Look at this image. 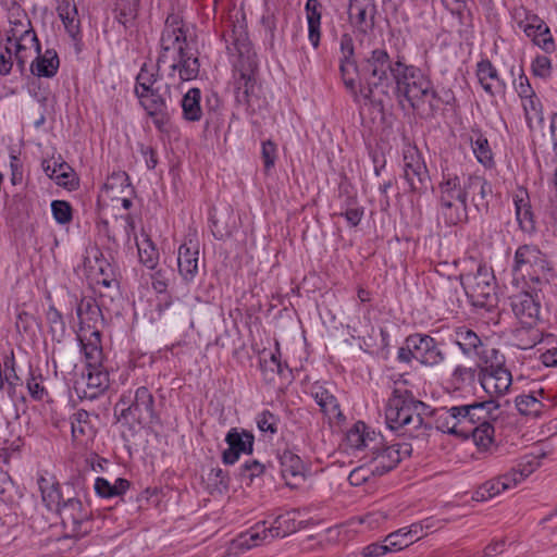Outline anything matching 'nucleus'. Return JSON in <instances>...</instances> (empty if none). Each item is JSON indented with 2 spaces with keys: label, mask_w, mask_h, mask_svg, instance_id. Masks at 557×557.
Segmentation results:
<instances>
[{
  "label": "nucleus",
  "mask_w": 557,
  "mask_h": 557,
  "mask_svg": "<svg viewBox=\"0 0 557 557\" xmlns=\"http://www.w3.org/2000/svg\"><path fill=\"white\" fill-rule=\"evenodd\" d=\"M160 54L157 60L156 70L169 63L171 73L174 76L178 73L181 82H188L197 78L199 74V60L187 49L186 32L181 12H170L160 38Z\"/></svg>",
  "instance_id": "1"
},
{
  "label": "nucleus",
  "mask_w": 557,
  "mask_h": 557,
  "mask_svg": "<svg viewBox=\"0 0 557 557\" xmlns=\"http://www.w3.org/2000/svg\"><path fill=\"white\" fill-rule=\"evenodd\" d=\"M431 408L414 398L413 394L395 384L385 408L386 424L391 430H405L412 437L428 435L432 430V421L428 417Z\"/></svg>",
  "instance_id": "2"
},
{
  "label": "nucleus",
  "mask_w": 557,
  "mask_h": 557,
  "mask_svg": "<svg viewBox=\"0 0 557 557\" xmlns=\"http://www.w3.org/2000/svg\"><path fill=\"white\" fill-rule=\"evenodd\" d=\"M396 61L385 49L376 48L363 57L358 65V97L367 101L382 103L395 78Z\"/></svg>",
  "instance_id": "3"
},
{
  "label": "nucleus",
  "mask_w": 557,
  "mask_h": 557,
  "mask_svg": "<svg viewBox=\"0 0 557 557\" xmlns=\"http://www.w3.org/2000/svg\"><path fill=\"white\" fill-rule=\"evenodd\" d=\"M159 79V72L154 64L144 63L136 76L134 92L139 104L153 119L158 128L168 121V103L165 94L168 86L162 92L160 86H154Z\"/></svg>",
  "instance_id": "4"
},
{
  "label": "nucleus",
  "mask_w": 557,
  "mask_h": 557,
  "mask_svg": "<svg viewBox=\"0 0 557 557\" xmlns=\"http://www.w3.org/2000/svg\"><path fill=\"white\" fill-rule=\"evenodd\" d=\"M9 23L10 28L4 40L14 46L16 67L23 74L26 63L34 57V52H39V40L27 14L18 7L11 11Z\"/></svg>",
  "instance_id": "5"
},
{
  "label": "nucleus",
  "mask_w": 557,
  "mask_h": 557,
  "mask_svg": "<svg viewBox=\"0 0 557 557\" xmlns=\"http://www.w3.org/2000/svg\"><path fill=\"white\" fill-rule=\"evenodd\" d=\"M511 271L515 276L529 278L539 288L548 284L553 276V267L547 256L533 244L520 245L516 249Z\"/></svg>",
  "instance_id": "6"
},
{
  "label": "nucleus",
  "mask_w": 557,
  "mask_h": 557,
  "mask_svg": "<svg viewBox=\"0 0 557 557\" xmlns=\"http://www.w3.org/2000/svg\"><path fill=\"white\" fill-rule=\"evenodd\" d=\"M397 91L404 96L412 108L420 102L436 98L431 79L419 67L396 60L395 78Z\"/></svg>",
  "instance_id": "7"
},
{
  "label": "nucleus",
  "mask_w": 557,
  "mask_h": 557,
  "mask_svg": "<svg viewBox=\"0 0 557 557\" xmlns=\"http://www.w3.org/2000/svg\"><path fill=\"white\" fill-rule=\"evenodd\" d=\"M461 284L473 306L491 308L496 301L495 276L486 264L480 263L474 274L461 275Z\"/></svg>",
  "instance_id": "8"
},
{
  "label": "nucleus",
  "mask_w": 557,
  "mask_h": 557,
  "mask_svg": "<svg viewBox=\"0 0 557 557\" xmlns=\"http://www.w3.org/2000/svg\"><path fill=\"white\" fill-rule=\"evenodd\" d=\"M295 531L293 519L289 515H282L268 524L267 521L256 523L246 533L240 534L239 545L246 548L269 543L276 537H284Z\"/></svg>",
  "instance_id": "9"
},
{
  "label": "nucleus",
  "mask_w": 557,
  "mask_h": 557,
  "mask_svg": "<svg viewBox=\"0 0 557 557\" xmlns=\"http://www.w3.org/2000/svg\"><path fill=\"white\" fill-rule=\"evenodd\" d=\"M62 523L69 529V536L81 539L91 532V512L81 499L73 497L63 502L58 508Z\"/></svg>",
  "instance_id": "10"
},
{
  "label": "nucleus",
  "mask_w": 557,
  "mask_h": 557,
  "mask_svg": "<svg viewBox=\"0 0 557 557\" xmlns=\"http://www.w3.org/2000/svg\"><path fill=\"white\" fill-rule=\"evenodd\" d=\"M153 397L149 389L140 386L136 389L135 395L131 393L123 394L115 405V410L120 408V416L123 418H132L138 423H143L154 417Z\"/></svg>",
  "instance_id": "11"
},
{
  "label": "nucleus",
  "mask_w": 557,
  "mask_h": 557,
  "mask_svg": "<svg viewBox=\"0 0 557 557\" xmlns=\"http://www.w3.org/2000/svg\"><path fill=\"white\" fill-rule=\"evenodd\" d=\"M404 178L412 191H424L431 181L425 161L414 146H407L403 151Z\"/></svg>",
  "instance_id": "12"
},
{
  "label": "nucleus",
  "mask_w": 557,
  "mask_h": 557,
  "mask_svg": "<svg viewBox=\"0 0 557 557\" xmlns=\"http://www.w3.org/2000/svg\"><path fill=\"white\" fill-rule=\"evenodd\" d=\"M339 72L343 83L354 97H358V64L355 60V45L350 34L339 38Z\"/></svg>",
  "instance_id": "13"
},
{
  "label": "nucleus",
  "mask_w": 557,
  "mask_h": 557,
  "mask_svg": "<svg viewBox=\"0 0 557 557\" xmlns=\"http://www.w3.org/2000/svg\"><path fill=\"white\" fill-rule=\"evenodd\" d=\"M436 193L438 200H468V175H460L456 169L442 165V178Z\"/></svg>",
  "instance_id": "14"
},
{
  "label": "nucleus",
  "mask_w": 557,
  "mask_h": 557,
  "mask_svg": "<svg viewBox=\"0 0 557 557\" xmlns=\"http://www.w3.org/2000/svg\"><path fill=\"white\" fill-rule=\"evenodd\" d=\"M537 289L541 290L534 285L532 292H519L510 297L511 309L524 325H534L539 321L541 304Z\"/></svg>",
  "instance_id": "15"
},
{
  "label": "nucleus",
  "mask_w": 557,
  "mask_h": 557,
  "mask_svg": "<svg viewBox=\"0 0 557 557\" xmlns=\"http://www.w3.org/2000/svg\"><path fill=\"white\" fill-rule=\"evenodd\" d=\"M456 420V435L468 437L471 429L484 419H488L490 409L487 403H472L468 405L453 406Z\"/></svg>",
  "instance_id": "16"
},
{
  "label": "nucleus",
  "mask_w": 557,
  "mask_h": 557,
  "mask_svg": "<svg viewBox=\"0 0 557 557\" xmlns=\"http://www.w3.org/2000/svg\"><path fill=\"white\" fill-rule=\"evenodd\" d=\"M227 448L222 454L225 465H234L240 455H249L253 450L255 436L245 429L232 428L226 436Z\"/></svg>",
  "instance_id": "17"
},
{
  "label": "nucleus",
  "mask_w": 557,
  "mask_h": 557,
  "mask_svg": "<svg viewBox=\"0 0 557 557\" xmlns=\"http://www.w3.org/2000/svg\"><path fill=\"white\" fill-rule=\"evenodd\" d=\"M416 360L425 367H437L446 360V352L441 345L430 335L414 334Z\"/></svg>",
  "instance_id": "18"
},
{
  "label": "nucleus",
  "mask_w": 557,
  "mask_h": 557,
  "mask_svg": "<svg viewBox=\"0 0 557 557\" xmlns=\"http://www.w3.org/2000/svg\"><path fill=\"white\" fill-rule=\"evenodd\" d=\"M376 5L374 0H349L348 18L358 32L367 34L374 27Z\"/></svg>",
  "instance_id": "19"
},
{
  "label": "nucleus",
  "mask_w": 557,
  "mask_h": 557,
  "mask_svg": "<svg viewBox=\"0 0 557 557\" xmlns=\"http://www.w3.org/2000/svg\"><path fill=\"white\" fill-rule=\"evenodd\" d=\"M199 244L189 239L177 251V268L185 283H191L198 274Z\"/></svg>",
  "instance_id": "20"
},
{
  "label": "nucleus",
  "mask_w": 557,
  "mask_h": 557,
  "mask_svg": "<svg viewBox=\"0 0 557 557\" xmlns=\"http://www.w3.org/2000/svg\"><path fill=\"white\" fill-rule=\"evenodd\" d=\"M78 339L85 356L86 366H100L103 360L100 332L96 325L81 326Z\"/></svg>",
  "instance_id": "21"
},
{
  "label": "nucleus",
  "mask_w": 557,
  "mask_h": 557,
  "mask_svg": "<svg viewBox=\"0 0 557 557\" xmlns=\"http://www.w3.org/2000/svg\"><path fill=\"white\" fill-rule=\"evenodd\" d=\"M475 75L479 84L488 96L495 97L505 92L506 83L488 59H483L476 63Z\"/></svg>",
  "instance_id": "22"
},
{
  "label": "nucleus",
  "mask_w": 557,
  "mask_h": 557,
  "mask_svg": "<svg viewBox=\"0 0 557 557\" xmlns=\"http://www.w3.org/2000/svg\"><path fill=\"white\" fill-rule=\"evenodd\" d=\"M482 387L491 396L506 395L512 384V375L510 371L504 366L488 372H482L479 375Z\"/></svg>",
  "instance_id": "23"
},
{
  "label": "nucleus",
  "mask_w": 557,
  "mask_h": 557,
  "mask_svg": "<svg viewBox=\"0 0 557 557\" xmlns=\"http://www.w3.org/2000/svg\"><path fill=\"white\" fill-rule=\"evenodd\" d=\"M346 443L350 448L361 450L375 449L381 444V436L364 422H356L346 434Z\"/></svg>",
  "instance_id": "24"
},
{
  "label": "nucleus",
  "mask_w": 557,
  "mask_h": 557,
  "mask_svg": "<svg viewBox=\"0 0 557 557\" xmlns=\"http://www.w3.org/2000/svg\"><path fill=\"white\" fill-rule=\"evenodd\" d=\"M373 450V457L370 467L374 475H383L393 470L401 460V446L391 445Z\"/></svg>",
  "instance_id": "25"
},
{
  "label": "nucleus",
  "mask_w": 557,
  "mask_h": 557,
  "mask_svg": "<svg viewBox=\"0 0 557 557\" xmlns=\"http://www.w3.org/2000/svg\"><path fill=\"white\" fill-rule=\"evenodd\" d=\"M512 201L515 206L516 220L520 230L527 234L534 233L536 228L535 218L527 189L518 188L512 196Z\"/></svg>",
  "instance_id": "26"
},
{
  "label": "nucleus",
  "mask_w": 557,
  "mask_h": 557,
  "mask_svg": "<svg viewBox=\"0 0 557 557\" xmlns=\"http://www.w3.org/2000/svg\"><path fill=\"white\" fill-rule=\"evenodd\" d=\"M310 394L330 421L343 418L337 399L324 386L314 383L310 388Z\"/></svg>",
  "instance_id": "27"
},
{
  "label": "nucleus",
  "mask_w": 557,
  "mask_h": 557,
  "mask_svg": "<svg viewBox=\"0 0 557 557\" xmlns=\"http://www.w3.org/2000/svg\"><path fill=\"white\" fill-rule=\"evenodd\" d=\"M86 370L87 372L86 375L83 376V381L88 391H85V396L95 398L109 387V374L103 369L102 363L95 367L86 366Z\"/></svg>",
  "instance_id": "28"
},
{
  "label": "nucleus",
  "mask_w": 557,
  "mask_h": 557,
  "mask_svg": "<svg viewBox=\"0 0 557 557\" xmlns=\"http://www.w3.org/2000/svg\"><path fill=\"white\" fill-rule=\"evenodd\" d=\"M256 78L251 63L247 69H236L234 73V90L237 102L248 103L253 92Z\"/></svg>",
  "instance_id": "29"
},
{
  "label": "nucleus",
  "mask_w": 557,
  "mask_h": 557,
  "mask_svg": "<svg viewBox=\"0 0 557 557\" xmlns=\"http://www.w3.org/2000/svg\"><path fill=\"white\" fill-rule=\"evenodd\" d=\"M35 60L30 63V72L38 77H52L57 74L60 61L57 52L47 49L42 54L34 52Z\"/></svg>",
  "instance_id": "30"
},
{
  "label": "nucleus",
  "mask_w": 557,
  "mask_h": 557,
  "mask_svg": "<svg viewBox=\"0 0 557 557\" xmlns=\"http://www.w3.org/2000/svg\"><path fill=\"white\" fill-rule=\"evenodd\" d=\"M438 206L447 225H457L468 219V200H438Z\"/></svg>",
  "instance_id": "31"
},
{
  "label": "nucleus",
  "mask_w": 557,
  "mask_h": 557,
  "mask_svg": "<svg viewBox=\"0 0 557 557\" xmlns=\"http://www.w3.org/2000/svg\"><path fill=\"white\" fill-rule=\"evenodd\" d=\"M453 342L467 357L474 356L475 352L483 345V342L481 341L479 335L467 326H459L455 329Z\"/></svg>",
  "instance_id": "32"
},
{
  "label": "nucleus",
  "mask_w": 557,
  "mask_h": 557,
  "mask_svg": "<svg viewBox=\"0 0 557 557\" xmlns=\"http://www.w3.org/2000/svg\"><path fill=\"white\" fill-rule=\"evenodd\" d=\"M536 467L537 462H535L533 459H528L512 468L509 472L498 475L496 479L507 491L516 487L519 483L527 479L531 473L534 472Z\"/></svg>",
  "instance_id": "33"
},
{
  "label": "nucleus",
  "mask_w": 557,
  "mask_h": 557,
  "mask_svg": "<svg viewBox=\"0 0 557 557\" xmlns=\"http://www.w3.org/2000/svg\"><path fill=\"white\" fill-rule=\"evenodd\" d=\"M478 357L479 375L488 370H495L505 366V356L496 348L490 347L483 343L480 349L475 352Z\"/></svg>",
  "instance_id": "34"
},
{
  "label": "nucleus",
  "mask_w": 557,
  "mask_h": 557,
  "mask_svg": "<svg viewBox=\"0 0 557 557\" xmlns=\"http://www.w3.org/2000/svg\"><path fill=\"white\" fill-rule=\"evenodd\" d=\"M318 0H307L305 10L307 12L308 38L313 48H318L321 37V12Z\"/></svg>",
  "instance_id": "35"
},
{
  "label": "nucleus",
  "mask_w": 557,
  "mask_h": 557,
  "mask_svg": "<svg viewBox=\"0 0 557 557\" xmlns=\"http://www.w3.org/2000/svg\"><path fill=\"white\" fill-rule=\"evenodd\" d=\"M520 102L529 128L532 131L542 126L544 122L543 104L537 95L535 94L529 98H524L520 100Z\"/></svg>",
  "instance_id": "36"
},
{
  "label": "nucleus",
  "mask_w": 557,
  "mask_h": 557,
  "mask_svg": "<svg viewBox=\"0 0 557 557\" xmlns=\"http://www.w3.org/2000/svg\"><path fill=\"white\" fill-rule=\"evenodd\" d=\"M58 14L72 38H76L79 34L81 22L75 3L63 0L58 7Z\"/></svg>",
  "instance_id": "37"
},
{
  "label": "nucleus",
  "mask_w": 557,
  "mask_h": 557,
  "mask_svg": "<svg viewBox=\"0 0 557 557\" xmlns=\"http://www.w3.org/2000/svg\"><path fill=\"white\" fill-rule=\"evenodd\" d=\"M428 417L432 421V429L435 426L444 433L456 434V416L454 414L453 406L431 409Z\"/></svg>",
  "instance_id": "38"
},
{
  "label": "nucleus",
  "mask_w": 557,
  "mask_h": 557,
  "mask_svg": "<svg viewBox=\"0 0 557 557\" xmlns=\"http://www.w3.org/2000/svg\"><path fill=\"white\" fill-rule=\"evenodd\" d=\"M470 435L472 436L473 443L481 451H487L494 444V426L490 423L488 419L479 421L473 429H471Z\"/></svg>",
  "instance_id": "39"
},
{
  "label": "nucleus",
  "mask_w": 557,
  "mask_h": 557,
  "mask_svg": "<svg viewBox=\"0 0 557 557\" xmlns=\"http://www.w3.org/2000/svg\"><path fill=\"white\" fill-rule=\"evenodd\" d=\"M227 50L231 53L237 52L239 55L249 54L250 42L243 26H234L230 33L224 35Z\"/></svg>",
  "instance_id": "40"
},
{
  "label": "nucleus",
  "mask_w": 557,
  "mask_h": 557,
  "mask_svg": "<svg viewBox=\"0 0 557 557\" xmlns=\"http://www.w3.org/2000/svg\"><path fill=\"white\" fill-rule=\"evenodd\" d=\"M89 413L86 410H78L71 417L72 437L76 442H83L92 435Z\"/></svg>",
  "instance_id": "41"
},
{
  "label": "nucleus",
  "mask_w": 557,
  "mask_h": 557,
  "mask_svg": "<svg viewBox=\"0 0 557 557\" xmlns=\"http://www.w3.org/2000/svg\"><path fill=\"white\" fill-rule=\"evenodd\" d=\"M479 368L458 364L450 374V383L456 389H463L472 386L479 379Z\"/></svg>",
  "instance_id": "42"
},
{
  "label": "nucleus",
  "mask_w": 557,
  "mask_h": 557,
  "mask_svg": "<svg viewBox=\"0 0 557 557\" xmlns=\"http://www.w3.org/2000/svg\"><path fill=\"white\" fill-rule=\"evenodd\" d=\"M201 92L198 88L189 89L182 99L183 116L188 121H199L202 116L200 107Z\"/></svg>",
  "instance_id": "43"
},
{
  "label": "nucleus",
  "mask_w": 557,
  "mask_h": 557,
  "mask_svg": "<svg viewBox=\"0 0 557 557\" xmlns=\"http://www.w3.org/2000/svg\"><path fill=\"white\" fill-rule=\"evenodd\" d=\"M515 346L519 349H531L542 341L541 332L533 325H524L513 333Z\"/></svg>",
  "instance_id": "44"
},
{
  "label": "nucleus",
  "mask_w": 557,
  "mask_h": 557,
  "mask_svg": "<svg viewBox=\"0 0 557 557\" xmlns=\"http://www.w3.org/2000/svg\"><path fill=\"white\" fill-rule=\"evenodd\" d=\"M39 490L41 492L42 502L49 510H58L61 506V493L59 485L54 482H50L44 476L38 479Z\"/></svg>",
  "instance_id": "45"
},
{
  "label": "nucleus",
  "mask_w": 557,
  "mask_h": 557,
  "mask_svg": "<svg viewBox=\"0 0 557 557\" xmlns=\"http://www.w3.org/2000/svg\"><path fill=\"white\" fill-rule=\"evenodd\" d=\"M49 177L54 180L58 185L63 186L69 190L75 189L78 185V181L73 169L65 162L58 164L54 163Z\"/></svg>",
  "instance_id": "46"
},
{
  "label": "nucleus",
  "mask_w": 557,
  "mask_h": 557,
  "mask_svg": "<svg viewBox=\"0 0 557 557\" xmlns=\"http://www.w3.org/2000/svg\"><path fill=\"white\" fill-rule=\"evenodd\" d=\"M76 313L79 319L81 326L85 327H88L90 322L96 324L99 318H101V310L91 298L82 299L77 306Z\"/></svg>",
  "instance_id": "47"
},
{
  "label": "nucleus",
  "mask_w": 557,
  "mask_h": 557,
  "mask_svg": "<svg viewBox=\"0 0 557 557\" xmlns=\"http://www.w3.org/2000/svg\"><path fill=\"white\" fill-rule=\"evenodd\" d=\"M140 262L148 269H154L159 260V252L152 242L145 236L136 243Z\"/></svg>",
  "instance_id": "48"
},
{
  "label": "nucleus",
  "mask_w": 557,
  "mask_h": 557,
  "mask_svg": "<svg viewBox=\"0 0 557 557\" xmlns=\"http://www.w3.org/2000/svg\"><path fill=\"white\" fill-rule=\"evenodd\" d=\"M471 146L476 160L486 168L492 166L493 153L487 139L479 134L476 138H471Z\"/></svg>",
  "instance_id": "49"
},
{
  "label": "nucleus",
  "mask_w": 557,
  "mask_h": 557,
  "mask_svg": "<svg viewBox=\"0 0 557 557\" xmlns=\"http://www.w3.org/2000/svg\"><path fill=\"white\" fill-rule=\"evenodd\" d=\"M516 407L521 414L537 417L543 410V403L534 395H520L516 398Z\"/></svg>",
  "instance_id": "50"
},
{
  "label": "nucleus",
  "mask_w": 557,
  "mask_h": 557,
  "mask_svg": "<svg viewBox=\"0 0 557 557\" xmlns=\"http://www.w3.org/2000/svg\"><path fill=\"white\" fill-rule=\"evenodd\" d=\"M281 471L283 476H297L302 473L304 466L301 459L292 451L285 450L280 456Z\"/></svg>",
  "instance_id": "51"
},
{
  "label": "nucleus",
  "mask_w": 557,
  "mask_h": 557,
  "mask_svg": "<svg viewBox=\"0 0 557 557\" xmlns=\"http://www.w3.org/2000/svg\"><path fill=\"white\" fill-rule=\"evenodd\" d=\"M14 62L16 63L14 46L7 40L0 41V75H9L13 70Z\"/></svg>",
  "instance_id": "52"
},
{
  "label": "nucleus",
  "mask_w": 557,
  "mask_h": 557,
  "mask_svg": "<svg viewBox=\"0 0 557 557\" xmlns=\"http://www.w3.org/2000/svg\"><path fill=\"white\" fill-rule=\"evenodd\" d=\"M256 423L261 432L274 435L278 430L280 418L270 410H263L257 414Z\"/></svg>",
  "instance_id": "53"
},
{
  "label": "nucleus",
  "mask_w": 557,
  "mask_h": 557,
  "mask_svg": "<svg viewBox=\"0 0 557 557\" xmlns=\"http://www.w3.org/2000/svg\"><path fill=\"white\" fill-rule=\"evenodd\" d=\"M52 216L58 224L66 225L73 219L72 207L65 200H53L51 202Z\"/></svg>",
  "instance_id": "54"
},
{
  "label": "nucleus",
  "mask_w": 557,
  "mask_h": 557,
  "mask_svg": "<svg viewBox=\"0 0 557 557\" xmlns=\"http://www.w3.org/2000/svg\"><path fill=\"white\" fill-rule=\"evenodd\" d=\"M468 188L469 195L472 194L473 201L476 200V190L480 199H485L486 196L492 193L491 185L486 182L485 178L479 175H468Z\"/></svg>",
  "instance_id": "55"
},
{
  "label": "nucleus",
  "mask_w": 557,
  "mask_h": 557,
  "mask_svg": "<svg viewBox=\"0 0 557 557\" xmlns=\"http://www.w3.org/2000/svg\"><path fill=\"white\" fill-rule=\"evenodd\" d=\"M129 177L124 171L113 172L104 183V188L108 191L114 193H123L125 188H128Z\"/></svg>",
  "instance_id": "56"
},
{
  "label": "nucleus",
  "mask_w": 557,
  "mask_h": 557,
  "mask_svg": "<svg viewBox=\"0 0 557 557\" xmlns=\"http://www.w3.org/2000/svg\"><path fill=\"white\" fill-rule=\"evenodd\" d=\"M520 27L532 41H534L539 34L546 32L548 28L546 23L536 15L528 17L525 21L521 22Z\"/></svg>",
  "instance_id": "57"
},
{
  "label": "nucleus",
  "mask_w": 557,
  "mask_h": 557,
  "mask_svg": "<svg viewBox=\"0 0 557 557\" xmlns=\"http://www.w3.org/2000/svg\"><path fill=\"white\" fill-rule=\"evenodd\" d=\"M384 542L389 544L388 547L393 552L401 550L412 544L405 527L386 535Z\"/></svg>",
  "instance_id": "58"
},
{
  "label": "nucleus",
  "mask_w": 557,
  "mask_h": 557,
  "mask_svg": "<svg viewBox=\"0 0 557 557\" xmlns=\"http://www.w3.org/2000/svg\"><path fill=\"white\" fill-rule=\"evenodd\" d=\"M532 74L536 77L548 78L552 75V62L546 55H537L531 63Z\"/></svg>",
  "instance_id": "59"
},
{
  "label": "nucleus",
  "mask_w": 557,
  "mask_h": 557,
  "mask_svg": "<svg viewBox=\"0 0 557 557\" xmlns=\"http://www.w3.org/2000/svg\"><path fill=\"white\" fill-rule=\"evenodd\" d=\"M264 471V466L257 460L246 461L240 467V479L247 484L251 483L253 478L261 475Z\"/></svg>",
  "instance_id": "60"
},
{
  "label": "nucleus",
  "mask_w": 557,
  "mask_h": 557,
  "mask_svg": "<svg viewBox=\"0 0 557 557\" xmlns=\"http://www.w3.org/2000/svg\"><path fill=\"white\" fill-rule=\"evenodd\" d=\"M506 491L498 480L492 479L485 482L478 491H476V499L478 500H486L490 499L502 492Z\"/></svg>",
  "instance_id": "61"
},
{
  "label": "nucleus",
  "mask_w": 557,
  "mask_h": 557,
  "mask_svg": "<svg viewBox=\"0 0 557 557\" xmlns=\"http://www.w3.org/2000/svg\"><path fill=\"white\" fill-rule=\"evenodd\" d=\"M513 88L520 100L536 94L522 69L519 70L518 77L513 79Z\"/></svg>",
  "instance_id": "62"
},
{
  "label": "nucleus",
  "mask_w": 557,
  "mask_h": 557,
  "mask_svg": "<svg viewBox=\"0 0 557 557\" xmlns=\"http://www.w3.org/2000/svg\"><path fill=\"white\" fill-rule=\"evenodd\" d=\"M23 442L20 437L14 441H4L0 446V460L8 463L10 459L20 453Z\"/></svg>",
  "instance_id": "63"
},
{
  "label": "nucleus",
  "mask_w": 557,
  "mask_h": 557,
  "mask_svg": "<svg viewBox=\"0 0 557 557\" xmlns=\"http://www.w3.org/2000/svg\"><path fill=\"white\" fill-rule=\"evenodd\" d=\"M261 156L264 164V169L269 171L275 164L276 160V145L272 140H265L262 143Z\"/></svg>",
  "instance_id": "64"
}]
</instances>
